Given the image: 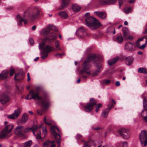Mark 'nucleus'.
<instances>
[{"label":"nucleus","instance_id":"nucleus-1","mask_svg":"<svg viewBox=\"0 0 147 147\" xmlns=\"http://www.w3.org/2000/svg\"><path fill=\"white\" fill-rule=\"evenodd\" d=\"M98 59V57L95 55L91 54L84 61L83 64L82 69L80 72V74L81 75L84 79L88 77L86 75L88 76L90 74V72L89 71H87L90 67V65L89 63L93 60H97Z\"/></svg>","mask_w":147,"mask_h":147},{"label":"nucleus","instance_id":"nucleus-2","mask_svg":"<svg viewBox=\"0 0 147 147\" xmlns=\"http://www.w3.org/2000/svg\"><path fill=\"white\" fill-rule=\"evenodd\" d=\"M30 94H31V98H29V95L26 97L27 100H30L32 98L34 100H40V103L44 108H47L49 106V102L47 96L41 97L38 96V92L37 90H32L30 91Z\"/></svg>","mask_w":147,"mask_h":147},{"label":"nucleus","instance_id":"nucleus-3","mask_svg":"<svg viewBox=\"0 0 147 147\" xmlns=\"http://www.w3.org/2000/svg\"><path fill=\"white\" fill-rule=\"evenodd\" d=\"M46 42L42 40V43L39 44V49L41 51L40 54L41 56V58L43 59L47 57L48 53L55 50L53 47L49 45H45Z\"/></svg>","mask_w":147,"mask_h":147},{"label":"nucleus","instance_id":"nucleus-4","mask_svg":"<svg viewBox=\"0 0 147 147\" xmlns=\"http://www.w3.org/2000/svg\"><path fill=\"white\" fill-rule=\"evenodd\" d=\"M86 25L92 30L96 29L102 26V24L96 19L89 17L85 20Z\"/></svg>","mask_w":147,"mask_h":147},{"label":"nucleus","instance_id":"nucleus-5","mask_svg":"<svg viewBox=\"0 0 147 147\" xmlns=\"http://www.w3.org/2000/svg\"><path fill=\"white\" fill-rule=\"evenodd\" d=\"M13 127L12 124L6 125L0 133V139L9 138L10 136H8V134L11 132Z\"/></svg>","mask_w":147,"mask_h":147},{"label":"nucleus","instance_id":"nucleus-6","mask_svg":"<svg viewBox=\"0 0 147 147\" xmlns=\"http://www.w3.org/2000/svg\"><path fill=\"white\" fill-rule=\"evenodd\" d=\"M56 130L59 132H60L59 130L57 127L56 126H52L51 128L50 131L53 135L57 143L58 144L57 147H60L61 145L59 140L60 139L61 137L59 134L56 133L55 131Z\"/></svg>","mask_w":147,"mask_h":147},{"label":"nucleus","instance_id":"nucleus-7","mask_svg":"<svg viewBox=\"0 0 147 147\" xmlns=\"http://www.w3.org/2000/svg\"><path fill=\"white\" fill-rule=\"evenodd\" d=\"M96 101L93 98H91L90 102L87 104L84 108V110L87 112H91L93 109V107L96 104Z\"/></svg>","mask_w":147,"mask_h":147},{"label":"nucleus","instance_id":"nucleus-8","mask_svg":"<svg viewBox=\"0 0 147 147\" xmlns=\"http://www.w3.org/2000/svg\"><path fill=\"white\" fill-rule=\"evenodd\" d=\"M139 138L142 146H146L147 144V131H142L140 134Z\"/></svg>","mask_w":147,"mask_h":147},{"label":"nucleus","instance_id":"nucleus-9","mask_svg":"<svg viewBox=\"0 0 147 147\" xmlns=\"http://www.w3.org/2000/svg\"><path fill=\"white\" fill-rule=\"evenodd\" d=\"M10 100L9 93L6 92L2 94L0 96V101L2 105H4L8 102Z\"/></svg>","mask_w":147,"mask_h":147},{"label":"nucleus","instance_id":"nucleus-10","mask_svg":"<svg viewBox=\"0 0 147 147\" xmlns=\"http://www.w3.org/2000/svg\"><path fill=\"white\" fill-rule=\"evenodd\" d=\"M30 129L32 130L33 133L36 136V139H41V132L39 129V127L38 126L34 125Z\"/></svg>","mask_w":147,"mask_h":147},{"label":"nucleus","instance_id":"nucleus-11","mask_svg":"<svg viewBox=\"0 0 147 147\" xmlns=\"http://www.w3.org/2000/svg\"><path fill=\"white\" fill-rule=\"evenodd\" d=\"M56 34L53 31H51L46 38L43 39L42 40L45 42L48 40L49 42H52L56 40Z\"/></svg>","mask_w":147,"mask_h":147},{"label":"nucleus","instance_id":"nucleus-12","mask_svg":"<svg viewBox=\"0 0 147 147\" xmlns=\"http://www.w3.org/2000/svg\"><path fill=\"white\" fill-rule=\"evenodd\" d=\"M21 111V109L18 108L15 110L12 114L8 115L7 117L8 119H17L20 116Z\"/></svg>","mask_w":147,"mask_h":147},{"label":"nucleus","instance_id":"nucleus-13","mask_svg":"<svg viewBox=\"0 0 147 147\" xmlns=\"http://www.w3.org/2000/svg\"><path fill=\"white\" fill-rule=\"evenodd\" d=\"M40 10H37L36 11L32 12L28 14V18L32 21L37 19L39 15Z\"/></svg>","mask_w":147,"mask_h":147},{"label":"nucleus","instance_id":"nucleus-14","mask_svg":"<svg viewBox=\"0 0 147 147\" xmlns=\"http://www.w3.org/2000/svg\"><path fill=\"white\" fill-rule=\"evenodd\" d=\"M54 27L51 26H48L46 28L43 29L41 32V34L42 36H45L48 35L49 33H50L51 31V29H53Z\"/></svg>","mask_w":147,"mask_h":147},{"label":"nucleus","instance_id":"nucleus-15","mask_svg":"<svg viewBox=\"0 0 147 147\" xmlns=\"http://www.w3.org/2000/svg\"><path fill=\"white\" fill-rule=\"evenodd\" d=\"M112 103L111 105V107H109V108L105 109L103 111L102 113V116L103 117H107L111 107L113 105V103L114 104H115L116 103L113 99H112Z\"/></svg>","mask_w":147,"mask_h":147},{"label":"nucleus","instance_id":"nucleus-16","mask_svg":"<svg viewBox=\"0 0 147 147\" xmlns=\"http://www.w3.org/2000/svg\"><path fill=\"white\" fill-rule=\"evenodd\" d=\"M24 129V127L22 126H18L15 129L14 133L16 135H22L23 134Z\"/></svg>","mask_w":147,"mask_h":147},{"label":"nucleus","instance_id":"nucleus-17","mask_svg":"<svg viewBox=\"0 0 147 147\" xmlns=\"http://www.w3.org/2000/svg\"><path fill=\"white\" fill-rule=\"evenodd\" d=\"M117 0H100L99 3L101 4H113Z\"/></svg>","mask_w":147,"mask_h":147},{"label":"nucleus","instance_id":"nucleus-18","mask_svg":"<svg viewBox=\"0 0 147 147\" xmlns=\"http://www.w3.org/2000/svg\"><path fill=\"white\" fill-rule=\"evenodd\" d=\"M134 43H131L129 42H127L126 43L125 46V49L127 50L128 51H133L135 50V48H134Z\"/></svg>","mask_w":147,"mask_h":147},{"label":"nucleus","instance_id":"nucleus-19","mask_svg":"<svg viewBox=\"0 0 147 147\" xmlns=\"http://www.w3.org/2000/svg\"><path fill=\"white\" fill-rule=\"evenodd\" d=\"M147 94L146 92H144L141 96L143 98V107L144 109H147V100L146 96H144V95H146Z\"/></svg>","mask_w":147,"mask_h":147},{"label":"nucleus","instance_id":"nucleus-20","mask_svg":"<svg viewBox=\"0 0 147 147\" xmlns=\"http://www.w3.org/2000/svg\"><path fill=\"white\" fill-rule=\"evenodd\" d=\"M142 119L146 122H147V109H144L142 111L141 115Z\"/></svg>","mask_w":147,"mask_h":147},{"label":"nucleus","instance_id":"nucleus-21","mask_svg":"<svg viewBox=\"0 0 147 147\" xmlns=\"http://www.w3.org/2000/svg\"><path fill=\"white\" fill-rule=\"evenodd\" d=\"M9 71L7 70L3 71L0 74L3 80H4L8 78Z\"/></svg>","mask_w":147,"mask_h":147},{"label":"nucleus","instance_id":"nucleus-22","mask_svg":"<svg viewBox=\"0 0 147 147\" xmlns=\"http://www.w3.org/2000/svg\"><path fill=\"white\" fill-rule=\"evenodd\" d=\"M94 13L95 14L102 19L105 18L106 16V14L105 13L101 12L95 11Z\"/></svg>","mask_w":147,"mask_h":147},{"label":"nucleus","instance_id":"nucleus-23","mask_svg":"<svg viewBox=\"0 0 147 147\" xmlns=\"http://www.w3.org/2000/svg\"><path fill=\"white\" fill-rule=\"evenodd\" d=\"M134 60L133 57L129 56L125 58V63L127 65H130Z\"/></svg>","mask_w":147,"mask_h":147},{"label":"nucleus","instance_id":"nucleus-24","mask_svg":"<svg viewBox=\"0 0 147 147\" xmlns=\"http://www.w3.org/2000/svg\"><path fill=\"white\" fill-rule=\"evenodd\" d=\"M119 59V57H116L113 59H110L108 61V63L110 65H113L116 63Z\"/></svg>","mask_w":147,"mask_h":147},{"label":"nucleus","instance_id":"nucleus-25","mask_svg":"<svg viewBox=\"0 0 147 147\" xmlns=\"http://www.w3.org/2000/svg\"><path fill=\"white\" fill-rule=\"evenodd\" d=\"M70 2V0H62L61 6L62 9L67 7Z\"/></svg>","mask_w":147,"mask_h":147},{"label":"nucleus","instance_id":"nucleus-26","mask_svg":"<svg viewBox=\"0 0 147 147\" xmlns=\"http://www.w3.org/2000/svg\"><path fill=\"white\" fill-rule=\"evenodd\" d=\"M77 32L79 35L81 36H85L86 32L85 29L82 27L80 28L78 30Z\"/></svg>","mask_w":147,"mask_h":147},{"label":"nucleus","instance_id":"nucleus-27","mask_svg":"<svg viewBox=\"0 0 147 147\" xmlns=\"http://www.w3.org/2000/svg\"><path fill=\"white\" fill-rule=\"evenodd\" d=\"M58 14L61 17L64 19H66L68 17L67 13L65 11L59 12Z\"/></svg>","mask_w":147,"mask_h":147},{"label":"nucleus","instance_id":"nucleus-28","mask_svg":"<svg viewBox=\"0 0 147 147\" xmlns=\"http://www.w3.org/2000/svg\"><path fill=\"white\" fill-rule=\"evenodd\" d=\"M28 119V115L26 114H24L20 120V122L21 123H24L26 122Z\"/></svg>","mask_w":147,"mask_h":147},{"label":"nucleus","instance_id":"nucleus-29","mask_svg":"<svg viewBox=\"0 0 147 147\" xmlns=\"http://www.w3.org/2000/svg\"><path fill=\"white\" fill-rule=\"evenodd\" d=\"M80 8L81 7L77 4H74L72 6V9L75 12H78Z\"/></svg>","mask_w":147,"mask_h":147},{"label":"nucleus","instance_id":"nucleus-30","mask_svg":"<svg viewBox=\"0 0 147 147\" xmlns=\"http://www.w3.org/2000/svg\"><path fill=\"white\" fill-rule=\"evenodd\" d=\"M138 71L139 73L147 74V69L145 68H139Z\"/></svg>","mask_w":147,"mask_h":147},{"label":"nucleus","instance_id":"nucleus-31","mask_svg":"<svg viewBox=\"0 0 147 147\" xmlns=\"http://www.w3.org/2000/svg\"><path fill=\"white\" fill-rule=\"evenodd\" d=\"M22 75V73H20L15 74L14 76V79L16 81L18 80H20L21 78H20V77H21Z\"/></svg>","mask_w":147,"mask_h":147},{"label":"nucleus","instance_id":"nucleus-32","mask_svg":"<svg viewBox=\"0 0 147 147\" xmlns=\"http://www.w3.org/2000/svg\"><path fill=\"white\" fill-rule=\"evenodd\" d=\"M123 40V38L121 35L118 36L115 40V41L119 43H121Z\"/></svg>","mask_w":147,"mask_h":147},{"label":"nucleus","instance_id":"nucleus-33","mask_svg":"<svg viewBox=\"0 0 147 147\" xmlns=\"http://www.w3.org/2000/svg\"><path fill=\"white\" fill-rule=\"evenodd\" d=\"M122 30L123 33V36L125 37L129 34L128 30L127 28L124 27L123 28Z\"/></svg>","mask_w":147,"mask_h":147},{"label":"nucleus","instance_id":"nucleus-34","mask_svg":"<svg viewBox=\"0 0 147 147\" xmlns=\"http://www.w3.org/2000/svg\"><path fill=\"white\" fill-rule=\"evenodd\" d=\"M32 144V141L31 140L28 141L24 143L23 146L24 147H30Z\"/></svg>","mask_w":147,"mask_h":147},{"label":"nucleus","instance_id":"nucleus-35","mask_svg":"<svg viewBox=\"0 0 147 147\" xmlns=\"http://www.w3.org/2000/svg\"><path fill=\"white\" fill-rule=\"evenodd\" d=\"M23 22L25 24H26L27 23V20L25 19L21 18L20 19L18 22V25H20L22 24V22Z\"/></svg>","mask_w":147,"mask_h":147},{"label":"nucleus","instance_id":"nucleus-36","mask_svg":"<svg viewBox=\"0 0 147 147\" xmlns=\"http://www.w3.org/2000/svg\"><path fill=\"white\" fill-rule=\"evenodd\" d=\"M128 132V131L124 128H122L118 131V133L121 135H122Z\"/></svg>","mask_w":147,"mask_h":147},{"label":"nucleus","instance_id":"nucleus-37","mask_svg":"<svg viewBox=\"0 0 147 147\" xmlns=\"http://www.w3.org/2000/svg\"><path fill=\"white\" fill-rule=\"evenodd\" d=\"M111 80H103L101 82V83L103 85H107L110 83Z\"/></svg>","mask_w":147,"mask_h":147},{"label":"nucleus","instance_id":"nucleus-38","mask_svg":"<svg viewBox=\"0 0 147 147\" xmlns=\"http://www.w3.org/2000/svg\"><path fill=\"white\" fill-rule=\"evenodd\" d=\"M132 9L130 7H126L124 9V12L126 13H128L131 12L132 11Z\"/></svg>","mask_w":147,"mask_h":147},{"label":"nucleus","instance_id":"nucleus-39","mask_svg":"<svg viewBox=\"0 0 147 147\" xmlns=\"http://www.w3.org/2000/svg\"><path fill=\"white\" fill-rule=\"evenodd\" d=\"M55 46L56 49L58 50H61V48L60 46L59 42L57 40L55 42Z\"/></svg>","mask_w":147,"mask_h":147},{"label":"nucleus","instance_id":"nucleus-40","mask_svg":"<svg viewBox=\"0 0 147 147\" xmlns=\"http://www.w3.org/2000/svg\"><path fill=\"white\" fill-rule=\"evenodd\" d=\"M44 121L46 124L48 125H51L52 124L51 120L49 119L47 120L45 117L44 118Z\"/></svg>","mask_w":147,"mask_h":147},{"label":"nucleus","instance_id":"nucleus-41","mask_svg":"<svg viewBox=\"0 0 147 147\" xmlns=\"http://www.w3.org/2000/svg\"><path fill=\"white\" fill-rule=\"evenodd\" d=\"M121 136L125 139H128L130 137V134L128 133V131Z\"/></svg>","mask_w":147,"mask_h":147},{"label":"nucleus","instance_id":"nucleus-42","mask_svg":"<svg viewBox=\"0 0 147 147\" xmlns=\"http://www.w3.org/2000/svg\"><path fill=\"white\" fill-rule=\"evenodd\" d=\"M50 142L49 140H47L45 142L43 145V147H48L50 145Z\"/></svg>","mask_w":147,"mask_h":147},{"label":"nucleus","instance_id":"nucleus-43","mask_svg":"<svg viewBox=\"0 0 147 147\" xmlns=\"http://www.w3.org/2000/svg\"><path fill=\"white\" fill-rule=\"evenodd\" d=\"M113 30V31L112 32L114 34L115 33V29L113 27H109L108 29V31L109 32H110L111 33H112V32L111 31H110L109 30Z\"/></svg>","mask_w":147,"mask_h":147},{"label":"nucleus","instance_id":"nucleus-44","mask_svg":"<svg viewBox=\"0 0 147 147\" xmlns=\"http://www.w3.org/2000/svg\"><path fill=\"white\" fill-rule=\"evenodd\" d=\"M9 75L10 76H13V74L14 73L15 71L14 69H11L9 70Z\"/></svg>","mask_w":147,"mask_h":147},{"label":"nucleus","instance_id":"nucleus-45","mask_svg":"<svg viewBox=\"0 0 147 147\" xmlns=\"http://www.w3.org/2000/svg\"><path fill=\"white\" fill-rule=\"evenodd\" d=\"M64 55V54H60V53H57L55 55V56L57 58H61L62 57V55Z\"/></svg>","mask_w":147,"mask_h":147},{"label":"nucleus","instance_id":"nucleus-46","mask_svg":"<svg viewBox=\"0 0 147 147\" xmlns=\"http://www.w3.org/2000/svg\"><path fill=\"white\" fill-rule=\"evenodd\" d=\"M100 104H98L96 107V112L97 113L99 111L100 107L101 106Z\"/></svg>","mask_w":147,"mask_h":147},{"label":"nucleus","instance_id":"nucleus-47","mask_svg":"<svg viewBox=\"0 0 147 147\" xmlns=\"http://www.w3.org/2000/svg\"><path fill=\"white\" fill-rule=\"evenodd\" d=\"M82 137V135L80 134H78L76 137V138L77 140H78L81 138Z\"/></svg>","mask_w":147,"mask_h":147},{"label":"nucleus","instance_id":"nucleus-48","mask_svg":"<svg viewBox=\"0 0 147 147\" xmlns=\"http://www.w3.org/2000/svg\"><path fill=\"white\" fill-rule=\"evenodd\" d=\"M119 7L120 8L123 3V0H119Z\"/></svg>","mask_w":147,"mask_h":147},{"label":"nucleus","instance_id":"nucleus-49","mask_svg":"<svg viewBox=\"0 0 147 147\" xmlns=\"http://www.w3.org/2000/svg\"><path fill=\"white\" fill-rule=\"evenodd\" d=\"M96 66L98 69H100L102 65L98 63L96 64Z\"/></svg>","mask_w":147,"mask_h":147},{"label":"nucleus","instance_id":"nucleus-50","mask_svg":"<svg viewBox=\"0 0 147 147\" xmlns=\"http://www.w3.org/2000/svg\"><path fill=\"white\" fill-rule=\"evenodd\" d=\"M100 71L99 70H97L96 71H95L94 72L93 74L92 75L94 76H95Z\"/></svg>","mask_w":147,"mask_h":147},{"label":"nucleus","instance_id":"nucleus-51","mask_svg":"<svg viewBox=\"0 0 147 147\" xmlns=\"http://www.w3.org/2000/svg\"><path fill=\"white\" fill-rule=\"evenodd\" d=\"M43 133L44 135V136H45L46 134V133L47 132V130L46 128H44L43 129Z\"/></svg>","mask_w":147,"mask_h":147},{"label":"nucleus","instance_id":"nucleus-52","mask_svg":"<svg viewBox=\"0 0 147 147\" xmlns=\"http://www.w3.org/2000/svg\"><path fill=\"white\" fill-rule=\"evenodd\" d=\"M49 26H53L54 27V28H53V29H51V31H57V29L55 26H53L52 25H49Z\"/></svg>","mask_w":147,"mask_h":147},{"label":"nucleus","instance_id":"nucleus-53","mask_svg":"<svg viewBox=\"0 0 147 147\" xmlns=\"http://www.w3.org/2000/svg\"><path fill=\"white\" fill-rule=\"evenodd\" d=\"M89 142V141H87L85 142L84 145V147H90V146L88 144Z\"/></svg>","mask_w":147,"mask_h":147},{"label":"nucleus","instance_id":"nucleus-54","mask_svg":"<svg viewBox=\"0 0 147 147\" xmlns=\"http://www.w3.org/2000/svg\"><path fill=\"white\" fill-rule=\"evenodd\" d=\"M127 142H124L123 143V147H127Z\"/></svg>","mask_w":147,"mask_h":147},{"label":"nucleus","instance_id":"nucleus-55","mask_svg":"<svg viewBox=\"0 0 147 147\" xmlns=\"http://www.w3.org/2000/svg\"><path fill=\"white\" fill-rule=\"evenodd\" d=\"M101 129V128L100 127H97L96 128H95V127H92V129L93 130H99Z\"/></svg>","mask_w":147,"mask_h":147},{"label":"nucleus","instance_id":"nucleus-56","mask_svg":"<svg viewBox=\"0 0 147 147\" xmlns=\"http://www.w3.org/2000/svg\"><path fill=\"white\" fill-rule=\"evenodd\" d=\"M146 44H144L142 45L141 47H139V48L141 49H144L146 47Z\"/></svg>","mask_w":147,"mask_h":147},{"label":"nucleus","instance_id":"nucleus-57","mask_svg":"<svg viewBox=\"0 0 147 147\" xmlns=\"http://www.w3.org/2000/svg\"><path fill=\"white\" fill-rule=\"evenodd\" d=\"M27 76L28 77L27 81H29L30 80V77L29 74V73H28L27 74Z\"/></svg>","mask_w":147,"mask_h":147},{"label":"nucleus","instance_id":"nucleus-58","mask_svg":"<svg viewBox=\"0 0 147 147\" xmlns=\"http://www.w3.org/2000/svg\"><path fill=\"white\" fill-rule=\"evenodd\" d=\"M29 42L31 45H33L34 43V42L33 40L32 39H30L29 40Z\"/></svg>","mask_w":147,"mask_h":147},{"label":"nucleus","instance_id":"nucleus-59","mask_svg":"<svg viewBox=\"0 0 147 147\" xmlns=\"http://www.w3.org/2000/svg\"><path fill=\"white\" fill-rule=\"evenodd\" d=\"M139 42L138 41L136 43V44L135 45V47H139Z\"/></svg>","mask_w":147,"mask_h":147},{"label":"nucleus","instance_id":"nucleus-60","mask_svg":"<svg viewBox=\"0 0 147 147\" xmlns=\"http://www.w3.org/2000/svg\"><path fill=\"white\" fill-rule=\"evenodd\" d=\"M115 84L117 86H119L120 85V82L119 81H117L116 82Z\"/></svg>","mask_w":147,"mask_h":147},{"label":"nucleus","instance_id":"nucleus-61","mask_svg":"<svg viewBox=\"0 0 147 147\" xmlns=\"http://www.w3.org/2000/svg\"><path fill=\"white\" fill-rule=\"evenodd\" d=\"M145 37H146V36H144L142 38H140L139 39L138 41L139 42L142 41L143 40V39L145 38Z\"/></svg>","mask_w":147,"mask_h":147},{"label":"nucleus","instance_id":"nucleus-62","mask_svg":"<svg viewBox=\"0 0 147 147\" xmlns=\"http://www.w3.org/2000/svg\"><path fill=\"white\" fill-rule=\"evenodd\" d=\"M37 112L38 114L40 115L42 114V111L41 110H39L37 111Z\"/></svg>","mask_w":147,"mask_h":147},{"label":"nucleus","instance_id":"nucleus-63","mask_svg":"<svg viewBox=\"0 0 147 147\" xmlns=\"http://www.w3.org/2000/svg\"><path fill=\"white\" fill-rule=\"evenodd\" d=\"M102 147H112V146L110 144H107L105 145V146H103Z\"/></svg>","mask_w":147,"mask_h":147},{"label":"nucleus","instance_id":"nucleus-64","mask_svg":"<svg viewBox=\"0 0 147 147\" xmlns=\"http://www.w3.org/2000/svg\"><path fill=\"white\" fill-rule=\"evenodd\" d=\"M36 26L35 25H34V26H33L32 28V30H34L36 29Z\"/></svg>","mask_w":147,"mask_h":147}]
</instances>
